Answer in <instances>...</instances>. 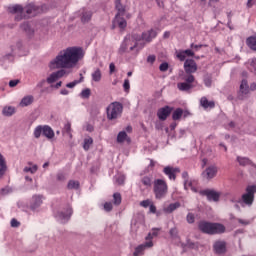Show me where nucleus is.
<instances>
[{
	"label": "nucleus",
	"mask_w": 256,
	"mask_h": 256,
	"mask_svg": "<svg viewBox=\"0 0 256 256\" xmlns=\"http://www.w3.org/2000/svg\"><path fill=\"white\" fill-rule=\"evenodd\" d=\"M85 57V51H83L82 47L72 46L62 50L54 60L50 62L51 69H60L54 74L58 79L61 77H65L67 75V70L71 69V67H75Z\"/></svg>",
	"instance_id": "obj_1"
},
{
	"label": "nucleus",
	"mask_w": 256,
	"mask_h": 256,
	"mask_svg": "<svg viewBox=\"0 0 256 256\" xmlns=\"http://www.w3.org/2000/svg\"><path fill=\"white\" fill-rule=\"evenodd\" d=\"M184 71L186 74L182 75L180 82L177 84V89L183 91L184 93H189L191 89L195 87V76L193 73L197 71V63L193 59H187L184 62Z\"/></svg>",
	"instance_id": "obj_2"
},
{
	"label": "nucleus",
	"mask_w": 256,
	"mask_h": 256,
	"mask_svg": "<svg viewBox=\"0 0 256 256\" xmlns=\"http://www.w3.org/2000/svg\"><path fill=\"white\" fill-rule=\"evenodd\" d=\"M198 229L206 235H221L226 231L225 225L207 221H200L198 223Z\"/></svg>",
	"instance_id": "obj_3"
},
{
	"label": "nucleus",
	"mask_w": 256,
	"mask_h": 256,
	"mask_svg": "<svg viewBox=\"0 0 256 256\" xmlns=\"http://www.w3.org/2000/svg\"><path fill=\"white\" fill-rule=\"evenodd\" d=\"M108 121H117L123 115V104L120 102H112L106 108Z\"/></svg>",
	"instance_id": "obj_4"
},
{
	"label": "nucleus",
	"mask_w": 256,
	"mask_h": 256,
	"mask_svg": "<svg viewBox=\"0 0 256 256\" xmlns=\"http://www.w3.org/2000/svg\"><path fill=\"white\" fill-rule=\"evenodd\" d=\"M138 43H137V38L135 35H127L122 44L120 45V48L118 50V53L120 55H123V53H131L134 49H136Z\"/></svg>",
	"instance_id": "obj_5"
},
{
	"label": "nucleus",
	"mask_w": 256,
	"mask_h": 256,
	"mask_svg": "<svg viewBox=\"0 0 256 256\" xmlns=\"http://www.w3.org/2000/svg\"><path fill=\"white\" fill-rule=\"evenodd\" d=\"M154 195L156 199H165L167 197V193L169 191V186H167V182L163 179H156L154 181Z\"/></svg>",
	"instance_id": "obj_6"
},
{
	"label": "nucleus",
	"mask_w": 256,
	"mask_h": 256,
	"mask_svg": "<svg viewBox=\"0 0 256 256\" xmlns=\"http://www.w3.org/2000/svg\"><path fill=\"white\" fill-rule=\"evenodd\" d=\"M255 193H256V185H250L246 187V193L242 195L239 203L241 205H246L247 207H251L253 205V201H255Z\"/></svg>",
	"instance_id": "obj_7"
},
{
	"label": "nucleus",
	"mask_w": 256,
	"mask_h": 256,
	"mask_svg": "<svg viewBox=\"0 0 256 256\" xmlns=\"http://www.w3.org/2000/svg\"><path fill=\"white\" fill-rule=\"evenodd\" d=\"M249 91H256V83L252 82L249 86L247 80L243 79L240 84V90L238 92L239 101H243L247 99V95H249Z\"/></svg>",
	"instance_id": "obj_8"
},
{
	"label": "nucleus",
	"mask_w": 256,
	"mask_h": 256,
	"mask_svg": "<svg viewBox=\"0 0 256 256\" xmlns=\"http://www.w3.org/2000/svg\"><path fill=\"white\" fill-rule=\"evenodd\" d=\"M218 171L219 168H217L216 165H210L201 173L202 179L211 181V179H215V177H217Z\"/></svg>",
	"instance_id": "obj_9"
},
{
	"label": "nucleus",
	"mask_w": 256,
	"mask_h": 256,
	"mask_svg": "<svg viewBox=\"0 0 256 256\" xmlns=\"http://www.w3.org/2000/svg\"><path fill=\"white\" fill-rule=\"evenodd\" d=\"M199 194L202 195L203 197H207L208 201H214V202L219 201L221 197V193L215 190H210V189L200 190Z\"/></svg>",
	"instance_id": "obj_10"
},
{
	"label": "nucleus",
	"mask_w": 256,
	"mask_h": 256,
	"mask_svg": "<svg viewBox=\"0 0 256 256\" xmlns=\"http://www.w3.org/2000/svg\"><path fill=\"white\" fill-rule=\"evenodd\" d=\"M71 215H73V208H71V206H67L65 212L60 211L55 215V217L58 221H61V223H67V221L71 219Z\"/></svg>",
	"instance_id": "obj_11"
},
{
	"label": "nucleus",
	"mask_w": 256,
	"mask_h": 256,
	"mask_svg": "<svg viewBox=\"0 0 256 256\" xmlns=\"http://www.w3.org/2000/svg\"><path fill=\"white\" fill-rule=\"evenodd\" d=\"M173 112V107L164 106L157 111V117L160 121H167V117Z\"/></svg>",
	"instance_id": "obj_12"
},
{
	"label": "nucleus",
	"mask_w": 256,
	"mask_h": 256,
	"mask_svg": "<svg viewBox=\"0 0 256 256\" xmlns=\"http://www.w3.org/2000/svg\"><path fill=\"white\" fill-rule=\"evenodd\" d=\"M153 247V241L144 242L137 246L133 252V256H141L145 254V249H151Z\"/></svg>",
	"instance_id": "obj_13"
},
{
	"label": "nucleus",
	"mask_w": 256,
	"mask_h": 256,
	"mask_svg": "<svg viewBox=\"0 0 256 256\" xmlns=\"http://www.w3.org/2000/svg\"><path fill=\"white\" fill-rule=\"evenodd\" d=\"M41 205H43V195H34L30 204L31 211H37Z\"/></svg>",
	"instance_id": "obj_14"
},
{
	"label": "nucleus",
	"mask_w": 256,
	"mask_h": 256,
	"mask_svg": "<svg viewBox=\"0 0 256 256\" xmlns=\"http://www.w3.org/2000/svg\"><path fill=\"white\" fill-rule=\"evenodd\" d=\"M213 250L217 255H223L227 251V243L225 241H216L213 245Z\"/></svg>",
	"instance_id": "obj_15"
},
{
	"label": "nucleus",
	"mask_w": 256,
	"mask_h": 256,
	"mask_svg": "<svg viewBox=\"0 0 256 256\" xmlns=\"http://www.w3.org/2000/svg\"><path fill=\"white\" fill-rule=\"evenodd\" d=\"M156 37H157V31L153 29L142 33V40L146 41L147 43H151V41H153V39H155Z\"/></svg>",
	"instance_id": "obj_16"
},
{
	"label": "nucleus",
	"mask_w": 256,
	"mask_h": 256,
	"mask_svg": "<svg viewBox=\"0 0 256 256\" xmlns=\"http://www.w3.org/2000/svg\"><path fill=\"white\" fill-rule=\"evenodd\" d=\"M237 161H238V163L241 167H248L249 166V167H254L256 169L255 163H253V161H251V159H249L247 157L238 156Z\"/></svg>",
	"instance_id": "obj_17"
},
{
	"label": "nucleus",
	"mask_w": 256,
	"mask_h": 256,
	"mask_svg": "<svg viewBox=\"0 0 256 256\" xmlns=\"http://www.w3.org/2000/svg\"><path fill=\"white\" fill-rule=\"evenodd\" d=\"M25 9L27 15H32V17H35V15H37V13L41 11V8H39V6H36L35 4H28Z\"/></svg>",
	"instance_id": "obj_18"
},
{
	"label": "nucleus",
	"mask_w": 256,
	"mask_h": 256,
	"mask_svg": "<svg viewBox=\"0 0 256 256\" xmlns=\"http://www.w3.org/2000/svg\"><path fill=\"white\" fill-rule=\"evenodd\" d=\"M114 25H118L120 29H125V27H127V20H125L123 16L116 15Z\"/></svg>",
	"instance_id": "obj_19"
},
{
	"label": "nucleus",
	"mask_w": 256,
	"mask_h": 256,
	"mask_svg": "<svg viewBox=\"0 0 256 256\" xmlns=\"http://www.w3.org/2000/svg\"><path fill=\"white\" fill-rule=\"evenodd\" d=\"M43 136L47 137L48 139H53L55 137V131L49 125L43 126Z\"/></svg>",
	"instance_id": "obj_20"
},
{
	"label": "nucleus",
	"mask_w": 256,
	"mask_h": 256,
	"mask_svg": "<svg viewBox=\"0 0 256 256\" xmlns=\"http://www.w3.org/2000/svg\"><path fill=\"white\" fill-rule=\"evenodd\" d=\"M33 101H35V97L32 95L25 96L20 102V107H29V105H33Z\"/></svg>",
	"instance_id": "obj_21"
},
{
	"label": "nucleus",
	"mask_w": 256,
	"mask_h": 256,
	"mask_svg": "<svg viewBox=\"0 0 256 256\" xmlns=\"http://www.w3.org/2000/svg\"><path fill=\"white\" fill-rule=\"evenodd\" d=\"M200 104L202 105V107H203L204 109H213V108H215V102L209 101V100L207 99V97H202V98L200 99Z\"/></svg>",
	"instance_id": "obj_22"
},
{
	"label": "nucleus",
	"mask_w": 256,
	"mask_h": 256,
	"mask_svg": "<svg viewBox=\"0 0 256 256\" xmlns=\"http://www.w3.org/2000/svg\"><path fill=\"white\" fill-rule=\"evenodd\" d=\"M163 173L169 177L170 180L175 181L177 179L176 174L173 172V167L166 166L163 170Z\"/></svg>",
	"instance_id": "obj_23"
},
{
	"label": "nucleus",
	"mask_w": 256,
	"mask_h": 256,
	"mask_svg": "<svg viewBox=\"0 0 256 256\" xmlns=\"http://www.w3.org/2000/svg\"><path fill=\"white\" fill-rule=\"evenodd\" d=\"M115 9L117 10L116 15H118V16L125 15V6H123V4H121V0L115 1Z\"/></svg>",
	"instance_id": "obj_24"
},
{
	"label": "nucleus",
	"mask_w": 256,
	"mask_h": 256,
	"mask_svg": "<svg viewBox=\"0 0 256 256\" xmlns=\"http://www.w3.org/2000/svg\"><path fill=\"white\" fill-rule=\"evenodd\" d=\"M181 207V203L175 202L171 203L169 206L164 208V213H173V211H177Z\"/></svg>",
	"instance_id": "obj_25"
},
{
	"label": "nucleus",
	"mask_w": 256,
	"mask_h": 256,
	"mask_svg": "<svg viewBox=\"0 0 256 256\" xmlns=\"http://www.w3.org/2000/svg\"><path fill=\"white\" fill-rule=\"evenodd\" d=\"M5 171H7V163L0 153V179L5 175Z\"/></svg>",
	"instance_id": "obj_26"
},
{
	"label": "nucleus",
	"mask_w": 256,
	"mask_h": 256,
	"mask_svg": "<svg viewBox=\"0 0 256 256\" xmlns=\"http://www.w3.org/2000/svg\"><path fill=\"white\" fill-rule=\"evenodd\" d=\"M92 17H93V12L84 11V12H82L81 21H82V23H89L91 21Z\"/></svg>",
	"instance_id": "obj_27"
},
{
	"label": "nucleus",
	"mask_w": 256,
	"mask_h": 256,
	"mask_svg": "<svg viewBox=\"0 0 256 256\" xmlns=\"http://www.w3.org/2000/svg\"><path fill=\"white\" fill-rule=\"evenodd\" d=\"M246 43L250 49L253 51H256V36H250L247 38Z\"/></svg>",
	"instance_id": "obj_28"
},
{
	"label": "nucleus",
	"mask_w": 256,
	"mask_h": 256,
	"mask_svg": "<svg viewBox=\"0 0 256 256\" xmlns=\"http://www.w3.org/2000/svg\"><path fill=\"white\" fill-rule=\"evenodd\" d=\"M63 135L69 136L70 139H73V134L71 133V122H67L62 130Z\"/></svg>",
	"instance_id": "obj_29"
},
{
	"label": "nucleus",
	"mask_w": 256,
	"mask_h": 256,
	"mask_svg": "<svg viewBox=\"0 0 256 256\" xmlns=\"http://www.w3.org/2000/svg\"><path fill=\"white\" fill-rule=\"evenodd\" d=\"M2 114L5 116V117H11V115H14L15 114V108L14 107H4L3 110H2Z\"/></svg>",
	"instance_id": "obj_30"
},
{
	"label": "nucleus",
	"mask_w": 256,
	"mask_h": 256,
	"mask_svg": "<svg viewBox=\"0 0 256 256\" xmlns=\"http://www.w3.org/2000/svg\"><path fill=\"white\" fill-rule=\"evenodd\" d=\"M181 117H183V109L177 108L172 114V119L173 121H179Z\"/></svg>",
	"instance_id": "obj_31"
},
{
	"label": "nucleus",
	"mask_w": 256,
	"mask_h": 256,
	"mask_svg": "<svg viewBox=\"0 0 256 256\" xmlns=\"http://www.w3.org/2000/svg\"><path fill=\"white\" fill-rule=\"evenodd\" d=\"M203 82L205 87H211L213 85V76L211 74L204 75Z\"/></svg>",
	"instance_id": "obj_32"
},
{
	"label": "nucleus",
	"mask_w": 256,
	"mask_h": 256,
	"mask_svg": "<svg viewBox=\"0 0 256 256\" xmlns=\"http://www.w3.org/2000/svg\"><path fill=\"white\" fill-rule=\"evenodd\" d=\"M11 53H15V51H21L23 49V41L18 40L15 45L10 46Z\"/></svg>",
	"instance_id": "obj_33"
},
{
	"label": "nucleus",
	"mask_w": 256,
	"mask_h": 256,
	"mask_svg": "<svg viewBox=\"0 0 256 256\" xmlns=\"http://www.w3.org/2000/svg\"><path fill=\"white\" fill-rule=\"evenodd\" d=\"M10 13H13V14L18 13L21 15L23 13V6H21L19 4L12 6L10 8Z\"/></svg>",
	"instance_id": "obj_34"
},
{
	"label": "nucleus",
	"mask_w": 256,
	"mask_h": 256,
	"mask_svg": "<svg viewBox=\"0 0 256 256\" xmlns=\"http://www.w3.org/2000/svg\"><path fill=\"white\" fill-rule=\"evenodd\" d=\"M91 145H93V138H85L83 144L84 151H89Z\"/></svg>",
	"instance_id": "obj_35"
},
{
	"label": "nucleus",
	"mask_w": 256,
	"mask_h": 256,
	"mask_svg": "<svg viewBox=\"0 0 256 256\" xmlns=\"http://www.w3.org/2000/svg\"><path fill=\"white\" fill-rule=\"evenodd\" d=\"M82 82H83V74H80L79 80H74L73 82L66 84V87H68V89H73V87H75L76 85H79V83H82Z\"/></svg>",
	"instance_id": "obj_36"
},
{
	"label": "nucleus",
	"mask_w": 256,
	"mask_h": 256,
	"mask_svg": "<svg viewBox=\"0 0 256 256\" xmlns=\"http://www.w3.org/2000/svg\"><path fill=\"white\" fill-rule=\"evenodd\" d=\"M125 139H127V132L121 131L117 135V142L118 143H124Z\"/></svg>",
	"instance_id": "obj_37"
},
{
	"label": "nucleus",
	"mask_w": 256,
	"mask_h": 256,
	"mask_svg": "<svg viewBox=\"0 0 256 256\" xmlns=\"http://www.w3.org/2000/svg\"><path fill=\"white\" fill-rule=\"evenodd\" d=\"M79 181L70 180L67 184V189H79Z\"/></svg>",
	"instance_id": "obj_38"
},
{
	"label": "nucleus",
	"mask_w": 256,
	"mask_h": 256,
	"mask_svg": "<svg viewBox=\"0 0 256 256\" xmlns=\"http://www.w3.org/2000/svg\"><path fill=\"white\" fill-rule=\"evenodd\" d=\"M92 79L96 83H99V81H101V70L100 69H96V71L92 74Z\"/></svg>",
	"instance_id": "obj_39"
},
{
	"label": "nucleus",
	"mask_w": 256,
	"mask_h": 256,
	"mask_svg": "<svg viewBox=\"0 0 256 256\" xmlns=\"http://www.w3.org/2000/svg\"><path fill=\"white\" fill-rule=\"evenodd\" d=\"M43 135V126L39 125L34 130V137L35 139H39Z\"/></svg>",
	"instance_id": "obj_40"
},
{
	"label": "nucleus",
	"mask_w": 256,
	"mask_h": 256,
	"mask_svg": "<svg viewBox=\"0 0 256 256\" xmlns=\"http://www.w3.org/2000/svg\"><path fill=\"white\" fill-rule=\"evenodd\" d=\"M80 97L82 99H89V97H91V89L86 88L82 90V92L80 93Z\"/></svg>",
	"instance_id": "obj_41"
},
{
	"label": "nucleus",
	"mask_w": 256,
	"mask_h": 256,
	"mask_svg": "<svg viewBox=\"0 0 256 256\" xmlns=\"http://www.w3.org/2000/svg\"><path fill=\"white\" fill-rule=\"evenodd\" d=\"M113 201H114V205H121V194L120 193H114L113 194Z\"/></svg>",
	"instance_id": "obj_42"
},
{
	"label": "nucleus",
	"mask_w": 256,
	"mask_h": 256,
	"mask_svg": "<svg viewBox=\"0 0 256 256\" xmlns=\"http://www.w3.org/2000/svg\"><path fill=\"white\" fill-rule=\"evenodd\" d=\"M186 221L189 224L195 223V214L194 213H188L186 216Z\"/></svg>",
	"instance_id": "obj_43"
},
{
	"label": "nucleus",
	"mask_w": 256,
	"mask_h": 256,
	"mask_svg": "<svg viewBox=\"0 0 256 256\" xmlns=\"http://www.w3.org/2000/svg\"><path fill=\"white\" fill-rule=\"evenodd\" d=\"M21 30L25 31L26 33H29V31H31V26L29 25L28 22H24L20 25Z\"/></svg>",
	"instance_id": "obj_44"
},
{
	"label": "nucleus",
	"mask_w": 256,
	"mask_h": 256,
	"mask_svg": "<svg viewBox=\"0 0 256 256\" xmlns=\"http://www.w3.org/2000/svg\"><path fill=\"white\" fill-rule=\"evenodd\" d=\"M24 173H37V165H34L33 167H25Z\"/></svg>",
	"instance_id": "obj_45"
},
{
	"label": "nucleus",
	"mask_w": 256,
	"mask_h": 256,
	"mask_svg": "<svg viewBox=\"0 0 256 256\" xmlns=\"http://www.w3.org/2000/svg\"><path fill=\"white\" fill-rule=\"evenodd\" d=\"M176 57L177 59H179V61H185L187 56L185 55L184 50H180L179 52H177Z\"/></svg>",
	"instance_id": "obj_46"
},
{
	"label": "nucleus",
	"mask_w": 256,
	"mask_h": 256,
	"mask_svg": "<svg viewBox=\"0 0 256 256\" xmlns=\"http://www.w3.org/2000/svg\"><path fill=\"white\" fill-rule=\"evenodd\" d=\"M141 182L143 185H145V187H151V178L145 176L142 178Z\"/></svg>",
	"instance_id": "obj_47"
},
{
	"label": "nucleus",
	"mask_w": 256,
	"mask_h": 256,
	"mask_svg": "<svg viewBox=\"0 0 256 256\" xmlns=\"http://www.w3.org/2000/svg\"><path fill=\"white\" fill-rule=\"evenodd\" d=\"M57 79H59L57 76H56V74H55V72L54 73H52L48 78H47V83H55V81H57Z\"/></svg>",
	"instance_id": "obj_48"
},
{
	"label": "nucleus",
	"mask_w": 256,
	"mask_h": 256,
	"mask_svg": "<svg viewBox=\"0 0 256 256\" xmlns=\"http://www.w3.org/2000/svg\"><path fill=\"white\" fill-rule=\"evenodd\" d=\"M104 210H105L107 213L113 211V203H111V202H106V203L104 204Z\"/></svg>",
	"instance_id": "obj_49"
},
{
	"label": "nucleus",
	"mask_w": 256,
	"mask_h": 256,
	"mask_svg": "<svg viewBox=\"0 0 256 256\" xmlns=\"http://www.w3.org/2000/svg\"><path fill=\"white\" fill-rule=\"evenodd\" d=\"M169 69V63L167 62H163L162 64H160L159 66V70L162 72H165Z\"/></svg>",
	"instance_id": "obj_50"
},
{
	"label": "nucleus",
	"mask_w": 256,
	"mask_h": 256,
	"mask_svg": "<svg viewBox=\"0 0 256 256\" xmlns=\"http://www.w3.org/2000/svg\"><path fill=\"white\" fill-rule=\"evenodd\" d=\"M191 49H194V51H199V49H202L203 47H207V45H203V44H191L190 45Z\"/></svg>",
	"instance_id": "obj_51"
},
{
	"label": "nucleus",
	"mask_w": 256,
	"mask_h": 256,
	"mask_svg": "<svg viewBox=\"0 0 256 256\" xmlns=\"http://www.w3.org/2000/svg\"><path fill=\"white\" fill-rule=\"evenodd\" d=\"M170 236L173 237V239H176L177 235H179V232L177 231V229L174 227L172 229H170Z\"/></svg>",
	"instance_id": "obj_52"
},
{
	"label": "nucleus",
	"mask_w": 256,
	"mask_h": 256,
	"mask_svg": "<svg viewBox=\"0 0 256 256\" xmlns=\"http://www.w3.org/2000/svg\"><path fill=\"white\" fill-rule=\"evenodd\" d=\"M123 87H124V91H129V89H131V85L129 83V79H125L124 80Z\"/></svg>",
	"instance_id": "obj_53"
},
{
	"label": "nucleus",
	"mask_w": 256,
	"mask_h": 256,
	"mask_svg": "<svg viewBox=\"0 0 256 256\" xmlns=\"http://www.w3.org/2000/svg\"><path fill=\"white\" fill-rule=\"evenodd\" d=\"M184 54L186 57H195V52H193L191 49L184 50Z\"/></svg>",
	"instance_id": "obj_54"
},
{
	"label": "nucleus",
	"mask_w": 256,
	"mask_h": 256,
	"mask_svg": "<svg viewBox=\"0 0 256 256\" xmlns=\"http://www.w3.org/2000/svg\"><path fill=\"white\" fill-rule=\"evenodd\" d=\"M19 225H21V223L19 221H17V219L13 218L11 220V227L17 228V227H19Z\"/></svg>",
	"instance_id": "obj_55"
},
{
	"label": "nucleus",
	"mask_w": 256,
	"mask_h": 256,
	"mask_svg": "<svg viewBox=\"0 0 256 256\" xmlns=\"http://www.w3.org/2000/svg\"><path fill=\"white\" fill-rule=\"evenodd\" d=\"M140 205H141V207L147 208L151 205V201L150 200H143V201L140 202Z\"/></svg>",
	"instance_id": "obj_56"
},
{
	"label": "nucleus",
	"mask_w": 256,
	"mask_h": 256,
	"mask_svg": "<svg viewBox=\"0 0 256 256\" xmlns=\"http://www.w3.org/2000/svg\"><path fill=\"white\" fill-rule=\"evenodd\" d=\"M116 182L118 183V185H123V183H125V176H118L116 178Z\"/></svg>",
	"instance_id": "obj_57"
},
{
	"label": "nucleus",
	"mask_w": 256,
	"mask_h": 256,
	"mask_svg": "<svg viewBox=\"0 0 256 256\" xmlns=\"http://www.w3.org/2000/svg\"><path fill=\"white\" fill-rule=\"evenodd\" d=\"M56 179H57V181H61V182H63V181H65V174H63V173H58L57 175H56Z\"/></svg>",
	"instance_id": "obj_58"
},
{
	"label": "nucleus",
	"mask_w": 256,
	"mask_h": 256,
	"mask_svg": "<svg viewBox=\"0 0 256 256\" xmlns=\"http://www.w3.org/2000/svg\"><path fill=\"white\" fill-rule=\"evenodd\" d=\"M156 57L155 55H149L147 57V63H151V65H153V63H155Z\"/></svg>",
	"instance_id": "obj_59"
},
{
	"label": "nucleus",
	"mask_w": 256,
	"mask_h": 256,
	"mask_svg": "<svg viewBox=\"0 0 256 256\" xmlns=\"http://www.w3.org/2000/svg\"><path fill=\"white\" fill-rule=\"evenodd\" d=\"M19 85V80H10L9 87H17Z\"/></svg>",
	"instance_id": "obj_60"
},
{
	"label": "nucleus",
	"mask_w": 256,
	"mask_h": 256,
	"mask_svg": "<svg viewBox=\"0 0 256 256\" xmlns=\"http://www.w3.org/2000/svg\"><path fill=\"white\" fill-rule=\"evenodd\" d=\"M159 231H161V228H153L151 235H153L154 237H157V235H159Z\"/></svg>",
	"instance_id": "obj_61"
},
{
	"label": "nucleus",
	"mask_w": 256,
	"mask_h": 256,
	"mask_svg": "<svg viewBox=\"0 0 256 256\" xmlns=\"http://www.w3.org/2000/svg\"><path fill=\"white\" fill-rule=\"evenodd\" d=\"M150 213H157V207L153 204L149 205Z\"/></svg>",
	"instance_id": "obj_62"
},
{
	"label": "nucleus",
	"mask_w": 256,
	"mask_h": 256,
	"mask_svg": "<svg viewBox=\"0 0 256 256\" xmlns=\"http://www.w3.org/2000/svg\"><path fill=\"white\" fill-rule=\"evenodd\" d=\"M109 69H110V74L113 75V73H115V64L114 63H110Z\"/></svg>",
	"instance_id": "obj_63"
},
{
	"label": "nucleus",
	"mask_w": 256,
	"mask_h": 256,
	"mask_svg": "<svg viewBox=\"0 0 256 256\" xmlns=\"http://www.w3.org/2000/svg\"><path fill=\"white\" fill-rule=\"evenodd\" d=\"M153 237H154V236L151 234V232L148 233V235L145 237L146 243H147L148 241H153Z\"/></svg>",
	"instance_id": "obj_64"
}]
</instances>
